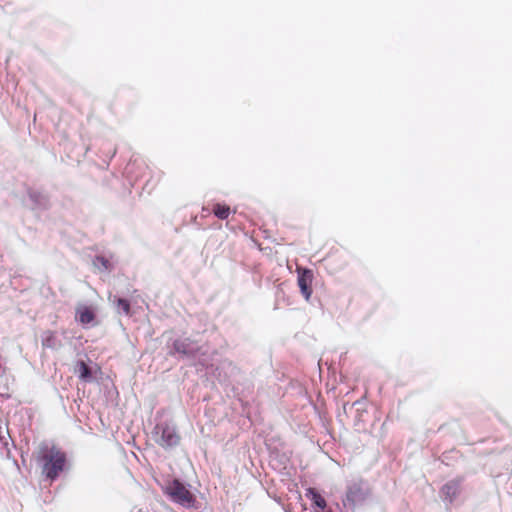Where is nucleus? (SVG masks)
Returning <instances> with one entry per match:
<instances>
[{"label": "nucleus", "instance_id": "20e7f679", "mask_svg": "<svg viewBox=\"0 0 512 512\" xmlns=\"http://www.w3.org/2000/svg\"><path fill=\"white\" fill-rule=\"evenodd\" d=\"M297 283L304 298L308 301L312 295L313 271L306 268H297Z\"/></svg>", "mask_w": 512, "mask_h": 512}, {"label": "nucleus", "instance_id": "7ed1b4c3", "mask_svg": "<svg viewBox=\"0 0 512 512\" xmlns=\"http://www.w3.org/2000/svg\"><path fill=\"white\" fill-rule=\"evenodd\" d=\"M154 432L156 435L160 436L156 441L162 447L176 446L180 441V436L176 432V429L167 423L157 424L154 428Z\"/></svg>", "mask_w": 512, "mask_h": 512}, {"label": "nucleus", "instance_id": "423d86ee", "mask_svg": "<svg viewBox=\"0 0 512 512\" xmlns=\"http://www.w3.org/2000/svg\"><path fill=\"white\" fill-rule=\"evenodd\" d=\"M460 491V480H451L447 482L441 488V493L445 499H448L452 502Z\"/></svg>", "mask_w": 512, "mask_h": 512}, {"label": "nucleus", "instance_id": "4468645a", "mask_svg": "<svg viewBox=\"0 0 512 512\" xmlns=\"http://www.w3.org/2000/svg\"><path fill=\"white\" fill-rule=\"evenodd\" d=\"M136 163H132L128 166V169L130 170L133 166H135Z\"/></svg>", "mask_w": 512, "mask_h": 512}, {"label": "nucleus", "instance_id": "ddd939ff", "mask_svg": "<svg viewBox=\"0 0 512 512\" xmlns=\"http://www.w3.org/2000/svg\"><path fill=\"white\" fill-rule=\"evenodd\" d=\"M174 350L177 353H186V350L184 348V343L180 341H175L173 344Z\"/></svg>", "mask_w": 512, "mask_h": 512}, {"label": "nucleus", "instance_id": "9d476101", "mask_svg": "<svg viewBox=\"0 0 512 512\" xmlns=\"http://www.w3.org/2000/svg\"><path fill=\"white\" fill-rule=\"evenodd\" d=\"M212 212L217 218L225 220L229 217L231 209L226 204L216 203L213 205Z\"/></svg>", "mask_w": 512, "mask_h": 512}, {"label": "nucleus", "instance_id": "9b49d317", "mask_svg": "<svg viewBox=\"0 0 512 512\" xmlns=\"http://www.w3.org/2000/svg\"><path fill=\"white\" fill-rule=\"evenodd\" d=\"M117 306L123 310V312L126 315H130L131 309H130V303L128 300L123 298H118L116 300Z\"/></svg>", "mask_w": 512, "mask_h": 512}, {"label": "nucleus", "instance_id": "0eeeda50", "mask_svg": "<svg viewBox=\"0 0 512 512\" xmlns=\"http://www.w3.org/2000/svg\"><path fill=\"white\" fill-rule=\"evenodd\" d=\"M41 343L42 347L46 349H54L60 344L56 332L51 330L42 334Z\"/></svg>", "mask_w": 512, "mask_h": 512}, {"label": "nucleus", "instance_id": "1a4fd4ad", "mask_svg": "<svg viewBox=\"0 0 512 512\" xmlns=\"http://www.w3.org/2000/svg\"><path fill=\"white\" fill-rule=\"evenodd\" d=\"M305 495L319 509L324 510L326 508V506H327L326 500L320 495V493L315 488H308L306 490Z\"/></svg>", "mask_w": 512, "mask_h": 512}, {"label": "nucleus", "instance_id": "f8f14e48", "mask_svg": "<svg viewBox=\"0 0 512 512\" xmlns=\"http://www.w3.org/2000/svg\"><path fill=\"white\" fill-rule=\"evenodd\" d=\"M358 492H359V489H352V488H350L347 491V494H346L347 500L350 501V502H354Z\"/></svg>", "mask_w": 512, "mask_h": 512}, {"label": "nucleus", "instance_id": "f03ea898", "mask_svg": "<svg viewBox=\"0 0 512 512\" xmlns=\"http://www.w3.org/2000/svg\"><path fill=\"white\" fill-rule=\"evenodd\" d=\"M164 493L169 496L172 501L184 507L189 508L194 505V495L177 479H174L165 486Z\"/></svg>", "mask_w": 512, "mask_h": 512}, {"label": "nucleus", "instance_id": "f257e3e1", "mask_svg": "<svg viewBox=\"0 0 512 512\" xmlns=\"http://www.w3.org/2000/svg\"><path fill=\"white\" fill-rule=\"evenodd\" d=\"M36 460L41 465L42 474L50 481L58 478L67 462L65 452L55 445L48 444L39 447Z\"/></svg>", "mask_w": 512, "mask_h": 512}, {"label": "nucleus", "instance_id": "39448f33", "mask_svg": "<svg viewBox=\"0 0 512 512\" xmlns=\"http://www.w3.org/2000/svg\"><path fill=\"white\" fill-rule=\"evenodd\" d=\"M95 318V312L91 307L80 305L76 308V320L79 321L82 325L92 323Z\"/></svg>", "mask_w": 512, "mask_h": 512}, {"label": "nucleus", "instance_id": "6e6552de", "mask_svg": "<svg viewBox=\"0 0 512 512\" xmlns=\"http://www.w3.org/2000/svg\"><path fill=\"white\" fill-rule=\"evenodd\" d=\"M74 372L78 375L79 379L85 382L92 380V372L89 366L84 361H78Z\"/></svg>", "mask_w": 512, "mask_h": 512}]
</instances>
